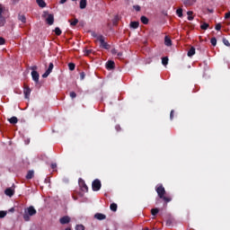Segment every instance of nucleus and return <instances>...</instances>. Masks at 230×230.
Returning a JSON list of instances; mask_svg holds the SVG:
<instances>
[{"label":"nucleus","mask_w":230,"mask_h":230,"mask_svg":"<svg viewBox=\"0 0 230 230\" xmlns=\"http://www.w3.org/2000/svg\"><path fill=\"white\" fill-rule=\"evenodd\" d=\"M92 190L93 191H100L102 190V181L99 179H95L92 182Z\"/></svg>","instance_id":"obj_5"},{"label":"nucleus","mask_w":230,"mask_h":230,"mask_svg":"<svg viewBox=\"0 0 230 230\" xmlns=\"http://www.w3.org/2000/svg\"><path fill=\"white\" fill-rule=\"evenodd\" d=\"M187 15H188V21H193V12L192 11H188Z\"/></svg>","instance_id":"obj_24"},{"label":"nucleus","mask_w":230,"mask_h":230,"mask_svg":"<svg viewBox=\"0 0 230 230\" xmlns=\"http://www.w3.org/2000/svg\"><path fill=\"white\" fill-rule=\"evenodd\" d=\"M69 222H71V217L69 216H64L59 218L61 226H66V224H69Z\"/></svg>","instance_id":"obj_9"},{"label":"nucleus","mask_w":230,"mask_h":230,"mask_svg":"<svg viewBox=\"0 0 230 230\" xmlns=\"http://www.w3.org/2000/svg\"><path fill=\"white\" fill-rule=\"evenodd\" d=\"M69 96H70V98H72V100H75V98H76V93L70 92Z\"/></svg>","instance_id":"obj_36"},{"label":"nucleus","mask_w":230,"mask_h":230,"mask_svg":"<svg viewBox=\"0 0 230 230\" xmlns=\"http://www.w3.org/2000/svg\"><path fill=\"white\" fill-rule=\"evenodd\" d=\"M197 3V0H185L184 4L185 6H193V4Z\"/></svg>","instance_id":"obj_18"},{"label":"nucleus","mask_w":230,"mask_h":230,"mask_svg":"<svg viewBox=\"0 0 230 230\" xmlns=\"http://www.w3.org/2000/svg\"><path fill=\"white\" fill-rule=\"evenodd\" d=\"M46 22L49 24V26H53L55 22V16L53 14H49L46 19Z\"/></svg>","instance_id":"obj_10"},{"label":"nucleus","mask_w":230,"mask_h":230,"mask_svg":"<svg viewBox=\"0 0 230 230\" xmlns=\"http://www.w3.org/2000/svg\"><path fill=\"white\" fill-rule=\"evenodd\" d=\"M35 69H37V66H32L31 76H32V80L36 84H39V78L40 75H39V72L35 71Z\"/></svg>","instance_id":"obj_6"},{"label":"nucleus","mask_w":230,"mask_h":230,"mask_svg":"<svg viewBox=\"0 0 230 230\" xmlns=\"http://www.w3.org/2000/svg\"><path fill=\"white\" fill-rule=\"evenodd\" d=\"M223 42H224L225 46H227L228 48L230 47L229 40L224 39V40H223Z\"/></svg>","instance_id":"obj_41"},{"label":"nucleus","mask_w":230,"mask_h":230,"mask_svg":"<svg viewBox=\"0 0 230 230\" xmlns=\"http://www.w3.org/2000/svg\"><path fill=\"white\" fill-rule=\"evenodd\" d=\"M8 212L2 210L0 211V218H4V217H6Z\"/></svg>","instance_id":"obj_35"},{"label":"nucleus","mask_w":230,"mask_h":230,"mask_svg":"<svg viewBox=\"0 0 230 230\" xmlns=\"http://www.w3.org/2000/svg\"><path fill=\"white\" fill-rule=\"evenodd\" d=\"M18 19L21 22H26V16L23 14H19Z\"/></svg>","instance_id":"obj_25"},{"label":"nucleus","mask_w":230,"mask_h":230,"mask_svg":"<svg viewBox=\"0 0 230 230\" xmlns=\"http://www.w3.org/2000/svg\"><path fill=\"white\" fill-rule=\"evenodd\" d=\"M53 67L54 65L53 63H49V68L46 70V72L42 75V78H48V76H49V75H51L52 71H53Z\"/></svg>","instance_id":"obj_8"},{"label":"nucleus","mask_w":230,"mask_h":230,"mask_svg":"<svg viewBox=\"0 0 230 230\" xmlns=\"http://www.w3.org/2000/svg\"><path fill=\"white\" fill-rule=\"evenodd\" d=\"M75 230H85V226L82 224L76 225Z\"/></svg>","instance_id":"obj_29"},{"label":"nucleus","mask_w":230,"mask_h":230,"mask_svg":"<svg viewBox=\"0 0 230 230\" xmlns=\"http://www.w3.org/2000/svg\"><path fill=\"white\" fill-rule=\"evenodd\" d=\"M23 94L27 100L30 99V94H31V89H30V86H24Z\"/></svg>","instance_id":"obj_11"},{"label":"nucleus","mask_w":230,"mask_h":230,"mask_svg":"<svg viewBox=\"0 0 230 230\" xmlns=\"http://www.w3.org/2000/svg\"><path fill=\"white\" fill-rule=\"evenodd\" d=\"M144 230H150V229H148V228L146 227V228H145Z\"/></svg>","instance_id":"obj_53"},{"label":"nucleus","mask_w":230,"mask_h":230,"mask_svg":"<svg viewBox=\"0 0 230 230\" xmlns=\"http://www.w3.org/2000/svg\"><path fill=\"white\" fill-rule=\"evenodd\" d=\"M80 8L81 10H84V8H87V0L80 1Z\"/></svg>","instance_id":"obj_20"},{"label":"nucleus","mask_w":230,"mask_h":230,"mask_svg":"<svg viewBox=\"0 0 230 230\" xmlns=\"http://www.w3.org/2000/svg\"><path fill=\"white\" fill-rule=\"evenodd\" d=\"M50 168H51L52 170H55V169L57 168V164H50Z\"/></svg>","instance_id":"obj_44"},{"label":"nucleus","mask_w":230,"mask_h":230,"mask_svg":"<svg viewBox=\"0 0 230 230\" xmlns=\"http://www.w3.org/2000/svg\"><path fill=\"white\" fill-rule=\"evenodd\" d=\"M140 21L143 24H148V19L146 16H141Z\"/></svg>","instance_id":"obj_26"},{"label":"nucleus","mask_w":230,"mask_h":230,"mask_svg":"<svg viewBox=\"0 0 230 230\" xmlns=\"http://www.w3.org/2000/svg\"><path fill=\"white\" fill-rule=\"evenodd\" d=\"M155 191H156L159 199L164 200V202H165V204H168V202H172V197L166 196V190L164 189L163 184H158L155 187Z\"/></svg>","instance_id":"obj_1"},{"label":"nucleus","mask_w":230,"mask_h":230,"mask_svg":"<svg viewBox=\"0 0 230 230\" xmlns=\"http://www.w3.org/2000/svg\"><path fill=\"white\" fill-rule=\"evenodd\" d=\"M195 55V48L191 47L188 51V57H193Z\"/></svg>","instance_id":"obj_23"},{"label":"nucleus","mask_w":230,"mask_h":230,"mask_svg":"<svg viewBox=\"0 0 230 230\" xmlns=\"http://www.w3.org/2000/svg\"><path fill=\"white\" fill-rule=\"evenodd\" d=\"M157 213H159V208H152L151 209V215H153V217H155L157 215Z\"/></svg>","instance_id":"obj_28"},{"label":"nucleus","mask_w":230,"mask_h":230,"mask_svg":"<svg viewBox=\"0 0 230 230\" xmlns=\"http://www.w3.org/2000/svg\"><path fill=\"white\" fill-rule=\"evenodd\" d=\"M8 211H9V213H14L15 212V208H11Z\"/></svg>","instance_id":"obj_46"},{"label":"nucleus","mask_w":230,"mask_h":230,"mask_svg":"<svg viewBox=\"0 0 230 230\" xmlns=\"http://www.w3.org/2000/svg\"><path fill=\"white\" fill-rule=\"evenodd\" d=\"M5 42H6V40H4V38L0 37V46L4 45Z\"/></svg>","instance_id":"obj_40"},{"label":"nucleus","mask_w":230,"mask_h":230,"mask_svg":"<svg viewBox=\"0 0 230 230\" xmlns=\"http://www.w3.org/2000/svg\"><path fill=\"white\" fill-rule=\"evenodd\" d=\"M54 31H55L56 35H58V36L62 35V31L58 27H56Z\"/></svg>","instance_id":"obj_30"},{"label":"nucleus","mask_w":230,"mask_h":230,"mask_svg":"<svg viewBox=\"0 0 230 230\" xmlns=\"http://www.w3.org/2000/svg\"><path fill=\"white\" fill-rule=\"evenodd\" d=\"M215 30H217V31H220V30H222V24L217 23L215 27Z\"/></svg>","instance_id":"obj_37"},{"label":"nucleus","mask_w":230,"mask_h":230,"mask_svg":"<svg viewBox=\"0 0 230 230\" xmlns=\"http://www.w3.org/2000/svg\"><path fill=\"white\" fill-rule=\"evenodd\" d=\"M163 66H168V57H164L162 58Z\"/></svg>","instance_id":"obj_31"},{"label":"nucleus","mask_w":230,"mask_h":230,"mask_svg":"<svg viewBox=\"0 0 230 230\" xmlns=\"http://www.w3.org/2000/svg\"><path fill=\"white\" fill-rule=\"evenodd\" d=\"M118 57H123V53L119 52V53H118Z\"/></svg>","instance_id":"obj_51"},{"label":"nucleus","mask_w":230,"mask_h":230,"mask_svg":"<svg viewBox=\"0 0 230 230\" xmlns=\"http://www.w3.org/2000/svg\"><path fill=\"white\" fill-rule=\"evenodd\" d=\"M67 2V0H60V4H66Z\"/></svg>","instance_id":"obj_49"},{"label":"nucleus","mask_w":230,"mask_h":230,"mask_svg":"<svg viewBox=\"0 0 230 230\" xmlns=\"http://www.w3.org/2000/svg\"><path fill=\"white\" fill-rule=\"evenodd\" d=\"M35 215H37V209H35L34 206H30L25 209L23 220L25 222H30V217H35Z\"/></svg>","instance_id":"obj_2"},{"label":"nucleus","mask_w":230,"mask_h":230,"mask_svg":"<svg viewBox=\"0 0 230 230\" xmlns=\"http://www.w3.org/2000/svg\"><path fill=\"white\" fill-rule=\"evenodd\" d=\"M79 186L81 188V190L84 193H87V191H89V187H87V184H85V181L79 179Z\"/></svg>","instance_id":"obj_7"},{"label":"nucleus","mask_w":230,"mask_h":230,"mask_svg":"<svg viewBox=\"0 0 230 230\" xmlns=\"http://www.w3.org/2000/svg\"><path fill=\"white\" fill-rule=\"evenodd\" d=\"M176 13H177L178 17H182V8L177 9Z\"/></svg>","instance_id":"obj_34"},{"label":"nucleus","mask_w":230,"mask_h":230,"mask_svg":"<svg viewBox=\"0 0 230 230\" xmlns=\"http://www.w3.org/2000/svg\"><path fill=\"white\" fill-rule=\"evenodd\" d=\"M36 3L40 8H46L47 4L44 0H36Z\"/></svg>","instance_id":"obj_14"},{"label":"nucleus","mask_w":230,"mask_h":230,"mask_svg":"<svg viewBox=\"0 0 230 230\" xmlns=\"http://www.w3.org/2000/svg\"><path fill=\"white\" fill-rule=\"evenodd\" d=\"M69 22L71 26H76L78 24V19L75 18L73 22L69 20Z\"/></svg>","instance_id":"obj_32"},{"label":"nucleus","mask_w":230,"mask_h":230,"mask_svg":"<svg viewBox=\"0 0 230 230\" xmlns=\"http://www.w3.org/2000/svg\"><path fill=\"white\" fill-rule=\"evenodd\" d=\"M210 42L214 47L217 46V38H211Z\"/></svg>","instance_id":"obj_38"},{"label":"nucleus","mask_w":230,"mask_h":230,"mask_svg":"<svg viewBox=\"0 0 230 230\" xmlns=\"http://www.w3.org/2000/svg\"><path fill=\"white\" fill-rule=\"evenodd\" d=\"M97 40L100 42V48H102V49H111V45L105 41L103 35L97 36Z\"/></svg>","instance_id":"obj_3"},{"label":"nucleus","mask_w":230,"mask_h":230,"mask_svg":"<svg viewBox=\"0 0 230 230\" xmlns=\"http://www.w3.org/2000/svg\"><path fill=\"white\" fill-rule=\"evenodd\" d=\"M174 111L173 110H172L171 111V113H170V119H173V114H174Z\"/></svg>","instance_id":"obj_43"},{"label":"nucleus","mask_w":230,"mask_h":230,"mask_svg":"<svg viewBox=\"0 0 230 230\" xmlns=\"http://www.w3.org/2000/svg\"><path fill=\"white\" fill-rule=\"evenodd\" d=\"M76 67V65H75V63H69L68 64V69L70 71H75V68Z\"/></svg>","instance_id":"obj_27"},{"label":"nucleus","mask_w":230,"mask_h":230,"mask_svg":"<svg viewBox=\"0 0 230 230\" xmlns=\"http://www.w3.org/2000/svg\"><path fill=\"white\" fill-rule=\"evenodd\" d=\"M130 26L134 30H137V28H139V22H130Z\"/></svg>","instance_id":"obj_21"},{"label":"nucleus","mask_w":230,"mask_h":230,"mask_svg":"<svg viewBox=\"0 0 230 230\" xmlns=\"http://www.w3.org/2000/svg\"><path fill=\"white\" fill-rule=\"evenodd\" d=\"M201 30H208L209 28V24L204 22L203 24L200 25Z\"/></svg>","instance_id":"obj_33"},{"label":"nucleus","mask_w":230,"mask_h":230,"mask_svg":"<svg viewBox=\"0 0 230 230\" xmlns=\"http://www.w3.org/2000/svg\"><path fill=\"white\" fill-rule=\"evenodd\" d=\"M8 121L11 125H16V123L19 122V119H17V117H12L11 119H8Z\"/></svg>","instance_id":"obj_19"},{"label":"nucleus","mask_w":230,"mask_h":230,"mask_svg":"<svg viewBox=\"0 0 230 230\" xmlns=\"http://www.w3.org/2000/svg\"><path fill=\"white\" fill-rule=\"evenodd\" d=\"M164 44L170 48L172 46V39H170V36H165L164 37Z\"/></svg>","instance_id":"obj_16"},{"label":"nucleus","mask_w":230,"mask_h":230,"mask_svg":"<svg viewBox=\"0 0 230 230\" xmlns=\"http://www.w3.org/2000/svg\"><path fill=\"white\" fill-rule=\"evenodd\" d=\"M115 21H118V16L115 17Z\"/></svg>","instance_id":"obj_52"},{"label":"nucleus","mask_w":230,"mask_h":230,"mask_svg":"<svg viewBox=\"0 0 230 230\" xmlns=\"http://www.w3.org/2000/svg\"><path fill=\"white\" fill-rule=\"evenodd\" d=\"M94 218H96L97 220H105V218H107V216H105V214L96 213L94 215Z\"/></svg>","instance_id":"obj_13"},{"label":"nucleus","mask_w":230,"mask_h":230,"mask_svg":"<svg viewBox=\"0 0 230 230\" xmlns=\"http://www.w3.org/2000/svg\"><path fill=\"white\" fill-rule=\"evenodd\" d=\"M4 193L7 197H13V195L15 194V190H13L12 188H7L4 190Z\"/></svg>","instance_id":"obj_12"},{"label":"nucleus","mask_w":230,"mask_h":230,"mask_svg":"<svg viewBox=\"0 0 230 230\" xmlns=\"http://www.w3.org/2000/svg\"><path fill=\"white\" fill-rule=\"evenodd\" d=\"M110 209H111V211H114V212L118 211V204H116V203H111V204L110 205Z\"/></svg>","instance_id":"obj_22"},{"label":"nucleus","mask_w":230,"mask_h":230,"mask_svg":"<svg viewBox=\"0 0 230 230\" xmlns=\"http://www.w3.org/2000/svg\"><path fill=\"white\" fill-rule=\"evenodd\" d=\"M85 78V72L80 73V80H84Z\"/></svg>","instance_id":"obj_42"},{"label":"nucleus","mask_w":230,"mask_h":230,"mask_svg":"<svg viewBox=\"0 0 230 230\" xmlns=\"http://www.w3.org/2000/svg\"><path fill=\"white\" fill-rule=\"evenodd\" d=\"M33 177H35V172L33 171H29L27 172V175L25 176V178L27 179V181L31 180Z\"/></svg>","instance_id":"obj_15"},{"label":"nucleus","mask_w":230,"mask_h":230,"mask_svg":"<svg viewBox=\"0 0 230 230\" xmlns=\"http://www.w3.org/2000/svg\"><path fill=\"white\" fill-rule=\"evenodd\" d=\"M5 10H6V7H4V5L0 4V28H2V26H4V24H6V18L3 16V13H4Z\"/></svg>","instance_id":"obj_4"},{"label":"nucleus","mask_w":230,"mask_h":230,"mask_svg":"<svg viewBox=\"0 0 230 230\" xmlns=\"http://www.w3.org/2000/svg\"><path fill=\"white\" fill-rule=\"evenodd\" d=\"M91 53H93V50H92V49H87V50H86V55H91Z\"/></svg>","instance_id":"obj_47"},{"label":"nucleus","mask_w":230,"mask_h":230,"mask_svg":"<svg viewBox=\"0 0 230 230\" xmlns=\"http://www.w3.org/2000/svg\"><path fill=\"white\" fill-rule=\"evenodd\" d=\"M133 8L136 10V12H141V6L139 5H134Z\"/></svg>","instance_id":"obj_39"},{"label":"nucleus","mask_w":230,"mask_h":230,"mask_svg":"<svg viewBox=\"0 0 230 230\" xmlns=\"http://www.w3.org/2000/svg\"><path fill=\"white\" fill-rule=\"evenodd\" d=\"M229 17H230V12L226 13L225 19H229Z\"/></svg>","instance_id":"obj_45"},{"label":"nucleus","mask_w":230,"mask_h":230,"mask_svg":"<svg viewBox=\"0 0 230 230\" xmlns=\"http://www.w3.org/2000/svg\"><path fill=\"white\" fill-rule=\"evenodd\" d=\"M208 12H209V13H213L215 11L213 9H208Z\"/></svg>","instance_id":"obj_50"},{"label":"nucleus","mask_w":230,"mask_h":230,"mask_svg":"<svg viewBox=\"0 0 230 230\" xmlns=\"http://www.w3.org/2000/svg\"><path fill=\"white\" fill-rule=\"evenodd\" d=\"M111 53H112V55H116V53H118V50H116V49H113L111 50Z\"/></svg>","instance_id":"obj_48"},{"label":"nucleus","mask_w":230,"mask_h":230,"mask_svg":"<svg viewBox=\"0 0 230 230\" xmlns=\"http://www.w3.org/2000/svg\"><path fill=\"white\" fill-rule=\"evenodd\" d=\"M114 66H115V63L112 60H109L106 63V68H108V69H114Z\"/></svg>","instance_id":"obj_17"}]
</instances>
